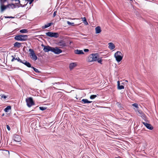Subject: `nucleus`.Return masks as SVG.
<instances>
[{
  "mask_svg": "<svg viewBox=\"0 0 158 158\" xmlns=\"http://www.w3.org/2000/svg\"><path fill=\"white\" fill-rule=\"evenodd\" d=\"M114 57L117 62L119 63L123 59V55L121 52L118 51L115 52L114 55Z\"/></svg>",
  "mask_w": 158,
  "mask_h": 158,
  "instance_id": "nucleus-1",
  "label": "nucleus"
},
{
  "mask_svg": "<svg viewBox=\"0 0 158 158\" xmlns=\"http://www.w3.org/2000/svg\"><path fill=\"white\" fill-rule=\"evenodd\" d=\"M15 39L18 41H26L27 39V36L23 35H18L15 36Z\"/></svg>",
  "mask_w": 158,
  "mask_h": 158,
  "instance_id": "nucleus-2",
  "label": "nucleus"
},
{
  "mask_svg": "<svg viewBox=\"0 0 158 158\" xmlns=\"http://www.w3.org/2000/svg\"><path fill=\"white\" fill-rule=\"evenodd\" d=\"M98 54L97 53L92 54H90L88 58V61L89 62L96 61L97 60Z\"/></svg>",
  "mask_w": 158,
  "mask_h": 158,
  "instance_id": "nucleus-3",
  "label": "nucleus"
},
{
  "mask_svg": "<svg viewBox=\"0 0 158 158\" xmlns=\"http://www.w3.org/2000/svg\"><path fill=\"white\" fill-rule=\"evenodd\" d=\"M26 101L27 105L29 107H30L32 106L35 105V103L33 102V99L31 97H29L26 99Z\"/></svg>",
  "mask_w": 158,
  "mask_h": 158,
  "instance_id": "nucleus-4",
  "label": "nucleus"
},
{
  "mask_svg": "<svg viewBox=\"0 0 158 158\" xmlns=\"http://www.w3.org/2000/svg\"><path fill=\"white\" fill-rule=\"evenodd\" d=\"M29 51L30 52L29 54L30 57L33 60H36L37 59V57L35 53L33 50L32 49H30L29 50Z\"/></svg>",
  "mask_w": 158,
  "mask_h": 158,
  "instance_id": "nucleus-5",
  "label": "nucleus"
},
{
  "mask_svg": "<svg viewBox=\"0 0 158 158\" xmlns=\"http://www.w3.org/2000/svg\"><path fill=\"white\" fill-rule=\"evenodd\" d=\"M46 35L50 37H54L56 38L59 36V34L57 33L48 32L46 33Z\"/></svg>",
  "mask_w": 158,
  "mask_h": 158,
  "instance_id": "nucleus-6",
  "label": "nucleus"
},
{
  "mask_svg": "<svg viewBox=\"0 0 158 158\" xmlns=\"http://www.w3.org/2000/svg\"><path fill=\"white\" fill-rule=\"evenodd\" d=\"M52 52L56 54H59L62 52V51L57 47H52Z\"/></svg>",
  "mask_w": 158,
  "mask_h": 158,
  "instance_id": "nucleus-7",
  "label": "nucleus"
},
{
  "mask_svg": "<svg viewBox=\"0 0 158 158\" xmlns=\"http://www.w3.org/2000/svg\"><path fill=\"white\" fill-rule=\"evenodd\" d=\"M42 46L44 47L43 50L45 52H48L50 51H51V52L52 51V47H50L49 46H44L43 45H42Z\"/></svg>",
  "mask_w": 158,
  "mask_h": 158,
  "instance_id": "nucleus-8",
  "label": "nucleus"
},
{
  "mask_svg": "<svg viewBox=\"0 0 158 158\" xmlns=\"http://www.w3.org/2000/svg\"><path fill=\"white\" fill-rule=\"evenodd\" d=\"M13 139L14 141L20 142L21 140V138L19 135H15L13 136Z\"/></svg>",
  "mask_w": 158,
  "mask_h": 158,
  "instance_id": "nucleus-9",
  "label": "nucleus"
},
{
  "mask_svg": "<svg viewBox=\"0 0 158 158\" xmlns=\"http://www.w3.org/2000/svg\"><path fill=\"white\" fill-rule=\"evenodd\" d=\"M58 45L60 46V48H63L64 47L66 46L65 42L63 41H60L58 43Z\"/></svg>",
  "mask_w": 158,
  "mask_h": 158,
  "instance_id": "nucleus-10",
  "label": "nucleus"
},
{
  "mask_svg": "<svg viewBox=\"0 0 158 158\" xmlns=\"http://www.w3.org/2000/svg\"><path fill=\"white\" fill-rule=\"evenodd\" d=\"M143 123L145 126V127L148 129L150 130H152L153 129V127L151 125L145 122H143Z\"/></svg>",
  "mask_w": 158,
  "mask_h": 158,
  "instance_id": "nucleus-11",
  "label": "nucleus"
},
{
  "mask_svg": "<svg viewBox=\"0 0 158 158\" xmlns=\"http://www.w3.org/2000/svg\"><path fill=\"white\" fill-rule=\"evenodd\" d=\"M21 63L24 64L28 67L31 68L32 67L30 63L27 61H26L25 60L22 61V62H21Z\"/></svg>",
  "mask_w": 158,
  "mask_h": 158,
  "instance_id": "nucleus-12",
  "label": "nucleus"
},
{
  "mask_svg": "<svg viewBox=\"0 0 158 158\" xmlns=\"http://www.w3.org/2000/svg\"><path fill=\"white\" fill-rule=\"evenodd\" d=\"M108 44L109 45L108 48L111 50L114 49L115 48V45L112 43H109Z\"/></svg>",
  "mask_w": 158,
  "mask_h": 158,
  "instance_id": "nucleus-13",
  "label": "nucleus"
},
{
  "mask_svg": "<svg viewBox=\"0 0 158 158\" xmlns=\"http://www.w3.org/2000/svg\"><path fill=\"white\" fill-rule=\"evenodd\" d=\"M77 66V64L75 63H71L69 65V68L71 70Z\"/></svg>",
  "mask_w": 158,
  "mask_h": 158,
  "instance_id": "nucleus-14",
  "label": "nucleus"
},
{
  "mask_svg": "<svg viewBox=\"0 0 158 158\" xmlns=\"http://www.w3.org/2000/svg\"><path fill=\"white\" fill-rule=\"evenodd\" d=\"M74 53L76 54H84V53L82 50H78V49L75 50Z\"/></svg>",
  "mask_w": 158,
  "mask_h": 158,
  "instance_id": "nucleus-15",
  "label": "nucleus"
},
{
  "mask_svg": "<svg viewBox=\"0 0 158 158\" xmlns=\"http://www.w3.org/2000/svg\"><path fill=\"white\" fill-rule=\"evenodd\" d=\"M11 57H13L12 59L11 60L12 62L14 61L15 60H17L20 63H21V62H22V60H20L19 57H17L15 58L13 56H12Z\"/></svg>",
  "mask_w": 158,
  "mask_h": 158,
  "instance_id": "nucleus-16",
  "label": "nucleus"
},
{
  "mask_svg": "<svg viewBox=\"0 0 158 158\" xmlns=\"http://www.w3.org/2000/svg\"><path fill=\"white\" fill-rule=\"evenodd\" d=\"M95 31L96 34H98L101 32V30L100 27L98 26L95 28Z\"/></svg>",
  "mask_w": 158,
  "mask_h": 158,
  "instance_id": "nucleus-17",
  "label": "nucleus"
},
{
  "mask_svg": "<svg viewBox=\"0 0 158 158\" xmlns=\"http://www.w3.org/2000/svg\"><path fill=\"white\" fill-rule=\"evenodd\" d=\"M118 88V89H121L124 88V86L122 85H120L119 81H117Z\"/></svg>",
  "mask_w": 158,
  "mask_h": 158,
  "instance_id": "nucleus-18",
  "label": "nucleus"
},
{
  "mask_svg": "<svg viewBox=\"0 0 158 158\" xmlns=\"http://www.w3.org/2000/svg\"><path fill=\"white\" fill-rule=\"evenodd\" d=\"M21 44L20 43L16 42L14 43V47H16L18 48H19L21 47Z\"/></svg>",
  "mask_w": 158,
  "mask_h": 158,
  "instance_id": "nucleus-19",
  "label": "nucleus"
},
{
  "mask_svg": "<svg viewBox=\"0 0 158 158\" xmlns=\"http://www.w3.org/2000/svg\"><path fill=\"white\" fill-rule=\"evenodd\" d=\"M81 101L83 102L84 103H90L92 102V101H90L88 100L87 99H83Z\"/></svg>",
  "mask_w": 158,
  "mask_h": 158,
  "instance_id": "nucleus-20",
  "label": "nucleus"
},
{
  "mask_svg": "<svg viewBox=\"0 0 158 158\" xmlns=\"http://www.w3.org/2000/svg\"><path fill=\"white\" fill-rule=\"evenodd\" d=\"M11 106H8L4 109V111L6 112H9V110H11Z\"/></svg>",
  "mask_w": 158,
  "mask_h": 158,
  "instance_id": "nucleus-21",
  "label": "nucleus"
},
{
  "mask_svg": "<svg viewBox=\"0 0 158 158\" xmlns=\"http://www.w3.org/2000/svg\"><path fill=\"white\" fill-rule=\"evenodd\" d=\"M53 24V23H48L47 24L45 25H44V27H44V28H47L49 27L51 25Z\"/></svg>",
  "mask_w": 158,
  "mask_h": 158,
  "instance_id": "nucleus-22",
  "label": "nucleus"
},
{
  "mask_svg": "<svg viewBox=\"0 0 158 158\" xmlns=\"http://www.w3.org/2000/svg\"><path fill=\"white\" fill-rule=\"evenodd\" d=\"M6 8V7L4 5H2L1 6V11L2 12H3L4 10Z\"/></svg>",
  "mask_w": 158,
  "mask_h": 158,
  "instance_id": "nucleus-23",
  "label": "nucleus"
},
{
  "mask_svg": "<svg viewBox=\"0 0 158 158\" xmlns=\"http://www.w3.org/2000/svg\"><path fill=\"white\" fill-rule=\"evenodd\" d=\"M27 30L26 29H23L20 31V32L23 33H27Z\"/></svg>",
  "mask_w": 158,
  "mask_h": 158,
  "instance_id": "nucleus-24",
  "label": "nucleus"
},
{
  "mask_svg": "<svg viewBox=\"0 0 158 158\" xmlns=\"http://www.w3.org/2000/svg\"><path fill=\"white\" fill-rule=\"evenodd\" d=\"M31 68L33 69L34 70L36 73H40V72L37 69H36V68L34 67H31Z\"/></svg>",
  "mask_w": 158,
  "mask_h": 158,
  "instance_id": "nucleus-25",
  "label": "nucleus"
},
{
  "mask_svg": "<svg viewBox=\"0 0 158 158\" xmlns=\"http://www.w3.org/2000/svg\"><path fill=\"white\" fill-rule=\"evenodd\" d=\"M0 97H1V98H4V99H6L7 98V96H5L4 94H1L0 95Z\"/></svg>",
  "mask_w": 158,
  "mask_h": 158,
  "instance_id": "nucleus-26",
  "label": "nucleus"
},
{
  "mask_svg": "<svg viewBox=\"0 0 158 158\" xmlns=\"http://www.w3.org/2000/svg\"><path fill=\"white\" fill-rule=\"evenodd\" d=\"M82 20H83V21L85 22V24L86 25L88 23L87 22V20L86 18L84 17L83 18H82Z\"/></svg>",
  "mask_w": 158,
  "mask_h": 158,
  "instance_id": "nucleus-27",
  "label": "nucleus"
},
{
  "mask_svg": "<svg viewBox=\"0 0 158 158\" xmlns=\"http://www.w3.org/2000/svg\"><path fill=\"white\" fill-rule=\"evenodd\" d=\"M97 97V95H91L90 97V98L91 99H94L95 98Z\"/></svg>",
  "mask_w": 158,
  "mask_h": 158,
  "instance_id": "nucleus-28",
  "label": "nucleus"
},
{
  "mask_svg": "<svg viewBox=\"0 0 158 158\" xmlns=\"http://www.w3.org/2000/svg\"><path fill=\"white\" fill-rule=\"evenodd\" d=\"M67 23L69 25H72V26H74V23H71L69 21L67 22Z\"/></svg>",
  "mask_w": 158,
  "mask_h": 158,
  "instance_id": "nucleus-29",
  "label": "nucleus"
},
{
  "mask_svg": "<svg viewBox=\"0 0 158 158\" xmlns=\"http://www.w3.org/2000/svg\"><path fill=\"white\" fill-rule=\"evenodd\" d=\"M40 110H44L46 109V108L43 106H40L39 107Z\"/></svg>",
  "mask_w": 158,
  "mask_h": 158,
  "instance_id": "nucleus-30",
  "label": "nucleus"
},
{
  "mask_svg": "<svg viewBox=\"0 0 158 158\" xmlns=\"http://www.w3.org/2000/svg\"><path fill=\"white\" fill-rule=\"evenodd\" d=\"M132 106H134V107H136V108H138V105L137 104H136V103H134V104H132Z\"/></svg>",
  "mask_w": 158,
  "mask_h": 158,
  "instance_id": "nucleus-31",
  "label": "nucleus"
},
{
  "mask_svg": "<svg viewBox=\"0 0 158 158\" xmlns=\"http://www.w3.org/2000/svg\"><path fill=\"white\" fill-rule=\"evenodd\" d=\"M117 105L120 109H122V108H123V107L121 106L120 104L118 103H117Z\"/></svg>",
  "mask_w": 158,
  "mask_h": 158,
  "instance_id": "nucleus-32",
  "label": "nucleus"
},
{
  "mask_svg": "<svg viewBox=\"0 0 158 158\" xmlns=\"http://www.w3.org/2000/svg\"><path fill=\"white\" fill-rule=\"evenodd\" d=\"M98 62L101 64H102V60L101 59H98V58H97V60Z\"/></svg>",
  "mask_w": 158,
  "mask_h": 158,
  "instance_id": "nucleus-33",
  "label": "nucleus"
},
{
  "mask_svg": "<svg viewBox=\"0 0 158 158\" xmlns=\"http://www.w3.org/2000/svg\"><path fill=\"white\" fill-rule=\"evenodd\" d=\"M6 126L7 129L8 130V131H10V127H9V126L8 125H7Z\"/></svg>",
  "mask_w": 158,
  "mask_h": 158,
  "instance_id": "nucleus-34",
  "label": "nucleus"
},
{
  "mask_svg": "<svg viewBox=\"0 0 158 158\" xmlns=\"http://www.w3.org/2000/svg\"><path fill=\"white\" fill-rule=\"evenodd\" d=\"M57 12V11H55L54 13H53V17H55L56 15V12Z\"/></svg>",
  "mask_w": 158,
  "mask_h": 158,
  "instance_id": "nucleus-35",
  "label": "nucleus"
},
{
  "mask_svg": "<svg viewBox=\"0 0 158 158\" xmlns=\"http://www.w3.org/2000/svg\"><path fill=\"white\" fill-rule=\"evenodd\" d=\"M89 51V50L88 49H84V51L85 52H88Z\"/></svg>",
  "mask_w": 158,
  "mask_h": 158,
  "instance_id": "nucleus-36",
  "label": "nucleus"
},
{
  "mask_svg": "<svg viewBox=\"0 0 158 158\" xmlns=\"http://www.w3.org/2000/svg\"><path fill=\"white\" fill-rule=\"evenodd\" d=\"M138 112L139 114L142 115V116H143V115H142L143 114V113L142 111H138Z\"/></svg>",
  "mask_w": 158,
  "mask_h": 158,
  "instance_id": "nucleus-37",
  "label": "nucleus"
},
{
  "mask_svg": "<svg viewBox=\"0 0 158 158\" xmlns=\"http://www.w3.org/2000/svg\"><path fill=\"white\" fill-rule=\"evenodd\" d=\"M28 1H29V4H31L32 2L33 1V0H27Z\"/></svg>",
  "mask_w": 158,
  "mask_h": 158,
  "instance_id": "nucleus-38",
  "label": "nucleus"
},
{
  "mask_svg": "<svg viewBox=\"0 0 158 158\" xmlns=\"http://www.w3.org/2000/svg\"><path fill=\"white\" fill-rule=\"evenodd\" d=\"M5 18H13L14 17H11V16H10V17H5Z\"/></svg>",
  "mask_w": 158,
  "mask_h": 158,
  "instance_id": "nucleus-39",
  "label": "nucleus"
},
{
  "mask_svg": "<svg viewBox=\"0 0 158 158\" xmlns=\"http://www.w3.org/2000/svg\"><path fill=\"white\" fill-rule=\"evenodd\" d=\"M115 158H120V157H116Z\"/></svg>",
  "mask_w": 158,
  "mask_h": 158,
  "instance_id": "nucleus-40",
  "label": "nucleus"
},
{
  "mask_svg": "<svg viewBox=\"0 0 158 158\" xmlns=\"http://www.w3.org/2000/svg\"><path fill=\"white\" fill-rule=\"evenodd\" d=\"M55 83V84L59 83V82H58V83Z\"/></svg>",
  "mask_w": 158,
  "mask_h": 158,
  "instance_id": "nucleus-41",
  "label": "nucleus"
},
{
  "mask_svg": "<svg viewBox=\"0 0 158 158\" xmlns=\"http://www.w3.org/2000/svg\"><path fill=\"white\" fill-rule=\"evenodd\" d=\"M12 5H13L14 6H15L13 4H12Z\"/></svg>",
  "mask_w": 158,
  "mask_h": 158,
  "instance_id": "nucleus-42",
  "label": "nucleus"
},
{
  "mask_svg": "<svg viewBox=\"0 0 158 158\" xmlns=\"http://www.w3.org/2000/svg\"><path fill=\"white\" fill-rule=\"evenodd\" d=\"M130 1L132 2V0H130Z\"/></svg>",
  "mask_w": 158,
  "mask_h": 158,
  "instance_id": "nucleus-43",
  "label": "nucleus"
},
{
  "mask_svg": "<svg viewBox=\"0 0 158 158\" xmlns=\"http://www.w3.org/2000/svg\"><path fill=\"white\" fill-rule=\"evenodd\" d=\"M33 1H34V0H33Z\"/></svg>",
  "mask_w": 158,
  "mask_h": 158,
  "instance_id": "nucleus-44",
  "label": "nucleus"
}]
</instances>
